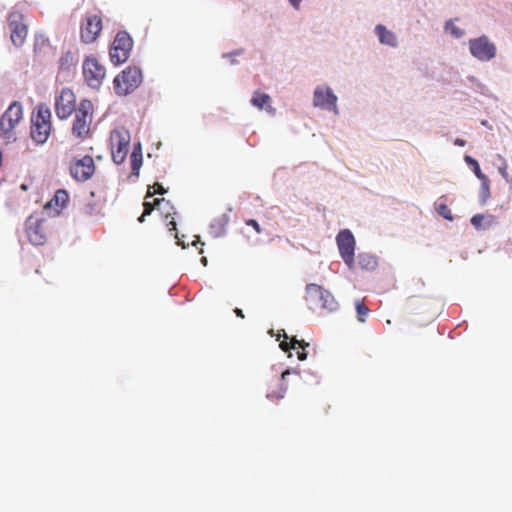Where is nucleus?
I'll use <instances>...</instances> for the list:
<instances>
[{"mask_svg":"<svg viewBox=\"0 0 512 512\" xmlns=\"http://www.w3.org/2000/svg\"><path fill=\"white\" fill-rule=\"evenodd\" d=\"M133 47V41L126 31H119L113 41L109 55L113 64L120 65L129 58Z\"/></svg>","mask_w":512,"mask_h":512,"instance_id":"6","label":"nucleus"},{"mask_svg":"<svg viewBox=\"0 0 512 512\" xmlns=\"http://www.w3.org/2000/svg\"><path fill=\"white\" fill-rule=\"evenodd\" d=\"M77 107L74 92L69 88H63L55 101V112L57 117L61 120H65L70 117L75 110H77Z\"/></svg>","mask_w":512,"mask_h":512,"instance_id":"11","label":"nucleus"},{"mask_svg":"<svg viewBox=\"0 0 512 512\" xmlns=\"http://www.w3.org/2000/svg\"><path fill=\"white\" fill-rule=\"evenodd\" d=\"M246 225L248 226H251L254 228V230L257 232V233H260L261 232V228H260V225L259 223L254 220V219H249L246 221Z\"/></svg>","mask_w":512,"mask_h":512,"instance_id":"35","label":"nucleus"},{"mask_svg":"<svg viewBox=\"0 0 512 512\" xmlns=\"http://www.w3.org/2000/svg\"><path fill=\"white\" fill-rule=\"evenodd\" d=\"M253 106L258 109H265L270 114H275V109L271 106V97L266 93L256 91L251 99Z\"/></svg>","mask_w":512,"mask_h":512,"instance_id":"19","label":"nucleus"},{"mask_svg":"<svg viewBox=\"0 0 512 512\" xmlns=\"http://www.w3.org/2000/svg\"><path fill=\"white\" fill-rule=\"evenodd\" d=\"M484 220V215L482 214H476L471 218V224L475 228H480L482 226V221Z\"/></svg>","mask_w":512,"mask_h":512,"instance_id":"33","label":"nucleus"},{"mask_svg":"<svg viewBox=\"0 0 512 512\" xmlns=\"http://www.w3.org/2000/svg\"><path fill=\"white\" fill-rule=\"evenodd\" d=\"M22 106L13 102L0 118V137L6 140L14 139L13 130L22 119Z\"/></svg>","mask_w":512,"mask_h":512,"instance_id":"7","label":"nucleus"},{"mask_svg":"<svg viewBox=\"0 0 512 512\" xmlns=\"http://www.w3.org/2000/svg\"><path fill=\"white\" fill-rule=\"evenodd\" d=\"M297 355H298V359L301 360V361H303V360H305L307 358V354L304 351H301V352L298 351Z\"/></svg>","mask_w":512,"mask_h":512,"instance_id":"39","label":"nucleus"},{"mask_svg":"<svg viewBox=\"0 0 512 512\" xmlns=\"http://www.w3.org/2000/svg\"><path fill=\"white\" fill-rule=\"evenodd\" d=\"M142 82L141 70L130 66L114 79V89L118 95H127L135 90Z\"/></svg>","mask_w":512,"mask_h":512,"instance_id":"3","label":"nucleus"},{"mask_svg":"<svg viewBox=\"0 0 512 512\" xmlns=\"http://www.w3.org/2000/svg\"><path fill=\"white\" fill-rule=\"evenodd\" d=\"M445 30L449 31L454 38H461L465 34L464 30L457 27L452 20L446 22Z\"/></svg>","mask_w":512,"mask_h":512,"instance_id":"29","label":"nucleus"},{"mask_svg":"<svg viewBox=\"0 0 512 512\" xmlns=\"http://www.w3.org/2000/svg\"><path fill=\"white\" fill-rule=\"evenodd\" d=\"M169 216H171V213H170V212H168V213L166 214V218H168Z\"/></svg>","mask_w":512,"mask_h":512,"instance_id":"41","label":"nucleus"},{"mask_svg":"<svg viewBox=\"0 0 512 512\" xmlns=\"http://www.w3.org/2000/svg\"><path fill=\"white\" fill-rule=\"evenodd\" d=\"M94 106L88 99L80 101L72 123L71 133L80 141H85L92 136L91 124L93 120Z\"/></svg>","mask_w":512,"mask_h":512,"instance_id":"2","label":"nucleus"},{"mask_svg":"<svg viewBox=\"0 0 512 512\" xmlns=\"http://www.w3.org/2000/svg\"><path fill=\"white\" fill-rule=\"evenodd\" d=\"M283 337L285 340L281 341L279 346L284 352H288L290 349L297 348L304 350L305 347L308 346V343H305L303 340L299 341L295 337L291 338L290 342H287L286 340L288 339V336L286 335L285 331H283Z\"/></svg>","mask_w":512,"mask_h":512,"instance_id":"25","label":"nucleus"},{"mask_svg":"<svg viewBox=\"0 0 512 512\" xmlns=\"http://www.w3.org/2000/svg\"><path fill=\"white\" fill-rule=\"evenodd\" d=\"M292 7L296 10L300 9V3L302 0H288Z\"/></svg>","mask_w":512,"mask_h":512,"instance_id":"36","label":"nucleus"},{"mask_svg":"<svg viewBox=\"0 0 512 512\" xmlns=\"http://www.w3.org/2000/svg\"><path fill=\"white\" fill-rule=\"evenodd\" d=\"M69 200V195L66 190L59 189L55 192L54 197L47 203L46 207L55 208L57 210L63 209Z\"/></svg>","mask_w":512,"mask_h":512,"instance_id":"21","label":"nucleus"},{"mask_svg":"<svg viewBox=\"0 0 512 512\" xmlns=\"http://www.w3.org/2000/svg\"><path fill=\"white\" fill-rule=\"evenodd\" d=\"M464 160H465V162L470 167H472L473 172H474V174L476 175V177L478 179H480L481 181H486L487 180V176L482 173V171L480 169V166H479V163L477 162V160H475L473 157H471L469 155H466L464 157Z\"/></svg>","mask_w":512,"mask_h":512,"instance_id":"26","label":"nucleus"},{"mask_svg":"<svg viewBox=\"0 0 512 512\" xmlns=\"http://www.w3.org/2000/svg\"><path fill=\"white\" fill-rule=\"evenodd\" d=\"M130 163L132 174L138 176L139 170L142 166V149L140 144L134 146L133 151L130 155Z\"/></svg>","mask_w":512,"mask_h":512,"instance_id":"23","label":"nucleus"},{"mask_svg":"<svg viewBox=\"0 0 512 512\" xmlns=\"http://www.w3.org/2000/svg\"><path fill=\"white\" fill-rule=\"evenodd\" d=\"M51 132V110L45 104H38L31 115L30 136L36 144L42 145L47 142Z\"/></svg>","mask_w":512,"mask_h":512,"instance_id":"1","label":"nucleus"},{"mask_svg":"<svg viewBox=\"0 0 512 512\" xmlns=\"http://www.w3.org/2000/svg\"><path fill=\"white\" fill-rule=\"evenodd\" d=\"M339 253L348 267L354 264L355 238L350 230H342L336 237Z\"/></svg>","mask_w":512,"mask_h":512,"instance_id":"13","label":"nucleus"},{"mask_svg":"<svg viewBox=\"0 0 512 512\" xmlns=\"http://www.w3.org/2000/svg\"><path fill=\"white\" fill-rule=\"evenodd\" d=\"M375 33L378 36L380 43L391 47L397 46L396 35L392 31L388 30L384 25H377L375 27Z\"/></svg>","mask_w":512,"mask_h":512,"instance_id":"20","label":"nucleus"},{"mask_svg":"<svg viewBox=\"0 0 512 512\" xmlns=\"http://www.w3.org/2000/svg\"><path fill=\"white\" fill-rule=\"evenodd\" d=\"M355 308L357 312L358 321L364 323L365 317L369 314V308L364 304L362 300H357L355 302Z\"/></svg>","mask_w":512,"mask_h":512,"instance_id":"28","label":"nucleus"},{"mask_svg":"<svg viewBox=\"0 0 512 512\" xmlns=\"http://www.w3.org/2000/svg\"><path fill=\"white\" fill-rule=\"evenodd\" d=\"M110 147L112 159L121 164L126 159L130 147V133L125 128H117L110 133Z\"/></svg>","mask_w":512,"mask_h":512,"instance_id":"4","label":"nucleus"},{"mask_svg":"<svg viewBox=\"0 0 512 512\" xmlns=\"http://www.w3.org/2000/svg\"><path fill=\"white\" fill-rule=\"evenodd\" d=\"M337 97L327 86H318L314 91L313 103L317 107L336 110Z\"/></svg>","mask_w":512,"mask_h":512,"instance_id":"18","label":"nucleus"},{"mask_svg":"<svg viewBox=\"0 0 512 512\" xmlns=\"http://www.w3.org/2000/svg\"><path fill=\"white\" fill-rule=\"evenodd\" d=\"M45 220L29 217L26 221V235L33 245H43L47 240Z\"/></svg>","mask_w":512,"mask_h":512,"instance_id":"15","label":"nucleus"},{"mask_svg":"<svg viewBox=\"0 0 512 512\" xmlns=\"http://www.w3.org/2000/svg\"><path fill=\"white\" fill-rule=\"evenodd\" d=\"M8 22L11 28V41L17 47L22 46L27 36V26L23 23V15L20 12H11Z\"/></svg>","mask_w":512,"mask_h":512,"instance_id":"16","label":"nucleus"},{"mask_svg":"<svg viewBox=\"0 0 512 512\" xmlns=\"http://www.w3.org/2000/svg\"><path fill=\"white\" fill-rule=\"evenodd\" d=\"M96 170L94 159L90 155L81 158H73L70 161V176L77 182H86L92 178Z\"/></svg>","mask_w":512,"mask_h":512,"instance_id":"8","label":"nucleus"},{"mask_svg":"<svg viewBox=\"0 0 512 512\" xmlns=\"http://www.w3.org/2000/svg\"><path fill=\"white\" fill-rule=\"evenodd\" d=\"M289 370L283 371L280 376L274 375L267 380L266 397L270 400H280L284 398L286 386L284 384L286 377L290 375Z\"/></svg>","mask_w":512,"mask_h":512,"instance_id":"17","label":"nucleus"},{"mask_svg":"<svg viewBox=\"0 0 512 512\" xmlns=\"http://www.w3.org/2000/svg\"><path fill=\"white\" fill-rule=\"evenodd\" d=\"M234 312H235V314H236L238 317H240V318H244V314H243V311H242L241 309L236 308V309L234 310Z\"/></svg>","mask_w":512,"mask_h":512,"instance_id":"40","label":"nucleus"},{"mask_svg":"<svg viewBox=\"0 0 512 512\" xmlns=\"http://www.w3.org/2000/svg\"><path fill=\"white\" fill-rule=\"evenodd\" d=\"M102 28V18L99 15H87L80 26L81 41L85 44L95 42L99 37Z\"/></svg>","mask_w":512,"mask_h":512,"instance_id":"12","label":"nucleus"},{"mask_svg":"<svg viewBox=\"0 0 512 512\" xmlns=\"http://www.w3.org/2000/svg\"><path fill=\"white\" fill-rule=\"evenodd\" d=\"M228 224V216L223 214L218 218H215L212 223L210 224V233L215 236L219 237L224 234L226 226Z\"/></svg>","mask_w":512,"mask_h":512,"instance_id":"22","label":"nucleus"},{"mask_svg":"<svg viewBox=\"0 0 512 512\" xmlns=\"http://www.w3.org/2000/svg\"><path fill=\"white\" fill-rule=\"evenodd\" d=\"M167 191L166 189L162 186V184L156 182L154 183L152 186L149 187L148 191H147V194H146V198H149V197H152L154 194H160V195H163L165 194Z\"/></svg>","mask_w":512,"mask_h":512,"instance_id":"30","label":"nucleus"},{"mask_svg":"<svg viewBox=\"0 0 512 512\" xmlns=\"http://www.w3.org/2000/svg\"><path fill=\"white\" fill-rule=\"evenodd\" d=\"M306 299L313 306L334 311L338 307V303L334 296L322 286L310 283L306 286Z\"/></svg>","mask_w":512,"mask_h":512,"instance_id":"5","label":"nucleus"},{"mask_svg":"<svg viewBox=\"0 0 512 512\" xmlns=\"http://www.w3.org/2000/svg\"><path fill=\"white\" fill-rule=\"evenodd\" d=\"M170 231H176V222L174 218L172 217L171 220L167 224Z\"/></svg>","mask_w":512,"mask_h":512,"instance_id":"37","label":"nucleus"},{"mask_svg":"<svg viewBox=\"0 0 512 512\" xmlns=\"http://www.w3.org/2000/svg\"><path fill=\"white\" fill-rule=\"evenodd\" d=\"M75 65V59L74 54L70 51L64 53L60 60H59V66L60 69L68 70L71 66Z\"/></svg>","mask_w":512,"mask_h":512,"instance_id":"27","label":"nucleus"},{"mask_svg":"<svg viewBox=\"0 0 512 512\" xmlns=\"http://www.w3.org/2000/svg\"><path fill=\"white\" fill-rule=\"evenodd\" d=\"M469 50L476 59L487 62L496 56V45L485 35L469 40Z\"/></svg>","mask_w":512,"mask_h":512,"instance_id":"10","label":"nucleus"},{"mask_svg":"<svg viewBox=\"0 0 512 512\" xmlns=\"http://www.w3.org/2000/svg\"><path fill=\"white\" fill-rule=\"evenodd\" d=\"M83 77L92 89H99L105 78V68L93 56L87 57L83 62Z\"/></svg>","mask_w":512,"mask_h":512,"instance_id":"9","label":"nucleus"},{"mask_svg":"<svg viewBox=\"0 0 512 512\" xmlns=\"http://www.w3.org/2000/svg\"><path fill=\"white\" fill-rule=\"evenodd\" d=\"M454 144H455V145H457V146H461V147H463V146H465L466 142H465V140H463V139L457 138V139L454 141Z\"/></svg>","mask_w":512,"mask_h":512,"instance_id":"38","label":"nucleus"},{"mask_svg":"<svg viewBox=\"0 0 512 512\" xmlns=\"http://www.w3.org/2000/svg\"><path fill=\"white\" fill-rule=\"evenodd\" d=\"M163 203L168 204V202H166V201H165V199H163V198H161V199H160V198H157V199H155L153 202L145 201V202L143 203L144 211H143V213L141 214V216L138 218V221H139L140 223H143V222L145 221V217H146V216H148V215H150V214L153 212V210H154L155 208L160 209V208H161V205H162Z\"/></svg>","mask_w":512,"mask_h":512,"instance_id":"24","label":"nucleus"},{"mask_svg":"<svg viewBox=\"0 0 512 512\" xmlns=\"http://www.w3.org/2000/svg\"><path fill=\"white\" fill-rule=\"evenodd\" d=\"M439 213L446 219L452 220L451 211L447 208L446 205H441L439 207Z\"/></svg>","mask_w":512,"mask_h":512,"instance_id":"34","label":"nucleus"},{"mask_svg":"<svg viewBox=\"0 0 512 512\" xmlns=\"http://www.w3.org/2000/svg\"><path fill=\"white\" fill-rule=\"evenodd\" d=\"M104 206L105 199L103 197H96L95 192H91L90 197L80 208V217L86 221L97 220L103 216Z\"/></svg>","mask_w":512,"mask_h":512,"instance_id":"14","label":"nucleus"},{"mask_svg":"<svg viewBox=\"0 0 512 512\" xmlns=\"http://www.w3.org/2000/svg\"><path fill=\"white\" fill-rule=\"evenodd\" d=\"M490 197V189L488 184V179L486 181H482L481 186V201L485 203L487 199Z\"/></svg>","mask_w":512,"mask_h":512,"instance_id":"32","label":"nucleus"},{"mask_svg":"<svg viewBox=\"0 0 512 512\" xmlns=\"http://www.w3.org/2000/svg\"><path fill=\"white\" fill-rule=\"evenodd\" d=\"M359 263L366 268H374L377 264L376 259L368 255H359Z\"/></svg>","mask_w":512,"mask_h":512,"instance_id":"31","label":"nucleus"}]
</instances>
